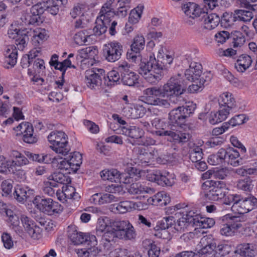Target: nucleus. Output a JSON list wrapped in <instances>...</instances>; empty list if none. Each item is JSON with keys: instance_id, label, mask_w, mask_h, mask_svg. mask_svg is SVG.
<instances>
[{"instance_id": "38", "label": "nucleus", "mask_w": 257, "mask_h": 257, "mask_svg": "<svg viewBox=\"0 0 257 257\" xmlns=\"http://www.w3.org/2000/svg\"><path fill=\"white\" fill-rule=\"evenodd\" d=\"M163 72L159 71L157 68L152 69L149 73L143 76L149 83L155 84L157 83L162 78Z\"/></svg>"}, {"instance_id": "31", "label": "nucleus", "mask_w": 257, "mask_h": 257, "mask_svg": "<svg viewBox=\"0 0 257 257\" xmlns=\"http://www.w3.org/2000/svg\"><path fill=\"white\" fill-rule=\"evenodd\" d=\"M223 220H225L234 231L241 228L244 222L243 216H234L230 214L224 215Z\"/></svg>"}, {"instance_id": "56", "label": "nucleus", "mask_w": 257, "mask_h": 257, "mask_svg": "<svg viewBox=\"0 0 257 257\" xmlns=\"http://www.w3.org/2000/svg\"><path fill=\"white\" fill-rule=\"evenodd\" d=\"M178 218L177 223L174 224V228L177 231L183 232L184 229L187 227L189 224L187 222L186 219H184L182 216H180Z\"/></svg>"}, {"instance_id": "39", "label": "nucleus", "mask_w": 257, "mask_h": 257, "mask_svg": "<svg viewBox=\"0 0 257 257\" xmlns=\"http://www.w3.org/2000/svg\"><path fill=\"white\" fill-rule=\"evenodd\" d=\"M220 25L224 28H228L234 25V22L237 21V18L234 13L225 12L223 14L221 18H220Z\"/></svg>"}, {"instance_id": "55", "label": "nucleus", "mask_w": 257, "mask_h": 257, "mask_svg": "<svg viewBox=\"0 0 257 257\" xmlns=\"http://www.w3.org/2000/svg\"><path fill=\"white\" fill-rule=\"evenodd\" d=\"M132 208V203L130 201H124L120 202L116 207V210L120 213H124L130 211Z\"/></svg>"}, {"instance_id": "6", "label": "nucleus", "mask_w": 257, "mask_h": 257, "mask_svg": "<svg viewBox=\"0 0 257 257\" xmlns=\"http://www.w3.org/2000/svg\"><path fill=\"white\" fill-rule=\"evenodd\" d=\"M68 236L74 244H84L86 246V249L87 248L95 247L97 245V240L95 235L78 232L75 226H68Z\"/></svg>"}, {"instance_id": "26", "label": "nucleus", "mask_w": 257, "mask_h": 257, "mask_svg": "<svg viewBox=\"0 0 257 257\" xmlns=\"http://www.w3.org/2000/svg\"><path fill=\"white\" fill-rule=\"evenodd\" d=\"M163 51V50H161ZM173 60L172 56L164 54L160 50L158 52L157 59L155 58L154 62L156 68H157L159 71H162L163 69H165L167 67L168 65H170Z\"/></svg>"}, {"instance_id": "2", "label": "nucleus", "mask_w": 257, "mask_h": 257, "mask_svg": "<svg viewBox=\"0 0 257 257\" xmlns=\"http://www.w3.org/2000/svg\"><path fill=\"white\" fill-rule=\"evenodd\" d=\"M152 124L153 126L158 130L155 131L156 135L167 136L169 137L168 140L170 142L183 145L189 141L191 138V136L189 133H183L180 131H165L163 128L164 125L163 121L159 118L154 119L152 121Z\"/></svg>"}, {"instance_id": "34", "label": "nucleus", "mask_w": 257, "mask_h": 257, "mask_svg": "<svg viewBox=\"0 0 257 257\" xmlns=\"http://www.w3.org/2000/svg\"><path fill=\"white\" fill-rule=\"evenodd\" d=\"M229 114V111L226 108H222L216 112H211L210 114L209 121L210 123L214 124L224 120Z\"/></svg>"}, {"instance_id": "32", "label": "nucleus", "mask_w": 257, "mask_h": 257, "mask_svg": "<svg viewBox=\"0 0 257 257\" xmlns=\"http://www.w3.org/2000/svg\"><path fill=\"white\" fill-rule=\"evenodd\" d=\"M6 61L5 62L9 66L5 67L9 69L13 67L17 63V50L16 48L13 45L9 46L6 51L5 53Z\"/></svg>"}, {"instance_id": "50", "label": "nucleus", "mask_w": 257, "mask_h": 257, "mask_svg": "<svg viewBox=\"0 0 257 257\" xmlns=\"http://www.w3.org/2000/svg\"><path fill=\"white\" fill-rule=\"evenodd\" d=\"M111 226L109 225L104 233L102 235V239L108 242L115 241V239L118 238L117 234L114 229H111Z\"/></svg>"}, {"instance_id": "37", "label": "nucleus", "mask_w": 257, "mask_h": 257, "mask_svg": "<svg viewBox=\"0 0 257 257\" xmlns=\"http://www.w3.org/2000/svg\"><path fill=\"white\" fill-rule=\"evenodd\" d=\"M221 101L219 102L220 106V108H226L229 112V109L235 106V101L232 94L225 92L223 93L221 96Z\"/></svg>"}, {"instance_id": "13", "label": "nucleus", "mask_w": 257, "mask_h": 257, "mask_svg": "<svg viewBox=\"0 0 257 257\" xmlns=\"http://www.w3.org/2000/svg\"><path fill=\"white\" fill-rule=\"evenodd\" d=\"M145 44V38L143 36L137 35L134 39L131 49L126 53L127 59L132 62L136 63L141 60V51L143 50Z\"/></svg>"}, {"instance_id": "20", "label": "nucleus", "mask_w": 257, "mask_h": 257, "mask_svg": "<svg viewBox=\"0 0 257 257\" xmlns=\"http://www.w3.org/2000/svg\"><path fill=\"white\" fill-rule=\"evenodd\" d=\"M202 67L200 64L196 62H191L188 69L185 72V76L187 80L195 82L201 78L202 73Z\"/></svg>"}, {"instance_id": "46", "label": "nucleus", "mask_w": 257, "mask_h": 257, "mask_svg": "<svg viewBox=\"0 0 257 257\" xmlns=\"http://www.w3.org/2000/svg\"><path fill=\"white\" fill-rule=\"evenodd\" d=\"M190 159L193 163L201 161L202 159V150L199 146H195L189 151Z\"/></svg>"}, {"instance_id": "52", "label": "nucleus", "mask_w": 257, "mask_h": 257, "mask_svg": "<svg viewBox=\"0 0 257 257\" xmlns=\"http://www.w3.org/2000/svg\"><path fill=\"white\" fill-rule=\"evenodd\" d=\"M58 184L56 182H47L43 187V190L45 194L52 196L55 192L58 191Z\"/></svg>"}, {"instance_id": "36", "label": "nucleus", "mask_w": 257, "mask_h": 257, "mask_svg": "<svg viewBox=\"0 0 257 257\" xmlns=\"http://www.w3.org/2000/svg\"><path fill=\"white\" fill-rule=\"evenodd\" d=\"M155 57L153 54L150 55L149 60L147 62H141L140 64L139 73L142 76L150 72L152 69H154L156 67L154 62Z\"/></svg>"}, {"instance_id": "21", "label": "nucleus", "mask_w": 257, "mask_h": 257, "mask_svg": "<svg viewBox=\"0 0 257 257\" xmlns=\"http://www.w3.org/2000/svg\"><path fill=\"white\" fill-rule=\"evenodd\" d=\"M201 19L203 21V28L209 30L215 28L219 23L220 24V17L216 14H208L204 12Z\"/></svg>"}, {"instance_id": "9", "label": "nucleus", "mask_w": 257, "mask_h": 257, "mask_svg": "<svg viewBox=\"0 0 257 257\" xmlns=\"http://www.w3.org/2000/svg\"><path fill=\"white\" fill-rule=\"evenodd\" d=\"M33 31L31 29H18L15 28L12 24L11 28L8 31V35L10 38L15 40V44L18 49L23 50L29 41Z\"/></svg>"}, {"instance_id": "33", "label": "nucleus", "mask_w": 257, "mask_h": 257, "mask_svg": "<svg viewBox=\"0 0 257 257\" xmlns=\"http://www.w3.org/2000/svg\"><path fill=\"white\" fill-rule=\"evenodd\" d=\"M252 62V59L249 55L243 54L239 57L234 67L237 71L243 72L250 66Z\"/></svg>"}, {"instance_id": "10", "label": "nucleus", "mask_w": 257, "mask_h": 257, "mask_svg": "<svg viewBox=\"0 0 257 257\" xmlns=\"http://www.w3.org/2000/svg\"><path fill=\"white\" fill-rule=\"evenodd\" d=\"M105 79V72L101 69H92L86 71L85 80L87 86L91 89H98Z\"/></svg>"}, {"instance_id": "48", "label": "nucleus", "mask_w": 257, "mask_h": 257, "mask_svg": "<svg viewBox=\"0 0 257 257\" xmlns=\"http://www.w3.org/2000/svg\"><path fill=\"white\" fill-rule=\"evenodd\" d=\"M50 3V2H38L36 4L33 5L31 9V12H34L37 16L41 17V15L46 11L48 8V4Z\"/></svg>"}, {"instance_id": "19", "label": "nucleus", "mask_w": 257, "mask_h": 257, "mask_svg": "<svg viewBox=\"0 0 257 257\" xmlns=\"http://www.w3.org/2000/svg\"><path fill=\"white\" fill-rule=\"evenodd\" d=\"M182 10L185 15L192 19L202 18L204 11L197 4L193 2H188L183 5Z\"/></svg>"}, {"instance_id": "3", "label": "nucleus", "mask_w": 257, "mask_h": 257, "mask_svg": "<svg viewBox=\"0 0 257 257\" xmlns=\"http://www.w3.org/2000/svg\"><path fill=\"white\" fill-rule=\"evenodd\" d=\"M202 188L206 190L204 193L205 199L211 201L223 198L227 191L225 183L220 181H206L203 184Z\"/></svg>"}, {"instance_id": "29", "label": "nucleus", "mask_w": 257, "mask_h": 257, "mask_svg": "<svg viewBox=\"0 0 257 257\" xmlns=\"http://www.w3.org/2000/svg\"><path fill=\"white\" fill-rule=\"evenodd\" d=\"M121 132L122 134L134 139L133 144H136V142H138L139 139H141L144 135L143 130L137 126L122 127Z\"/></svg>"}, {"instance_id": "7", "label": "nucleus", "mask_w": 257, "mask_h": 257, "mask_svg": "<svg viewBox=\"0 0 257 257\" xmlns=\"http://www.w3.org/2000/svg\"><path fill=\"white\" fill-rule=\"evenodd\" d=\"M32 201L38 209L49 215L58 213L62 211L61 205L51 198L37 196Z\"/></svg>"}, {"instance_id": "42", "label": "nucleus", "mask_w": 257, "mask_h": 257, "mask_svg": "<svg viewBox=\"0 0 257 257\" xmlns=\"http://www.w3.org/2000/svg\"><path fill=\"white\" fill-rule=\"evenodd\" d=\"M234 11L237 21L248 22H250L254 17V14L252 12H250V11L236 10Z\"/></svg>"}, {"instance_id": "53", "label": "nucleus", "mask_w": 257, "mask_h": 257, "mask_svg": "<svg viewBox=\"0 0 257 257\" xmlns=\"http://www.w3.org/2000/svg\"><path fill=\"white\" fill-rule=\"evenodd\" d=\"M44 61L42 59H37L35 60L33 63V68L34 69L35 72H33L31 69H28V73L30 75H33L35 73H40L45 69L44 66Z\"/></svg>"}, {"instance_id": "25", "label": "nucleus", "mask_w": 257, "mask_h": 257, "mask_svg": "<svg viewBox=\"0 0 257 257\" xmlns=\"http://www.w3.org/2000/svg\"><path fill=\"white\" fill-rule=\"evenodd\" d=\"M22 22L26 25L39 26L43 22L41 17L37 16L34 12H23L21 17Z\"/></svg>"}, {"instance_id": "51", "label": "nucleus", "mask_w": 257, "mask_h": 257, "mask_svg": "<svg viewBox=\"0 0 257 257\" xmlns=\"http://www.w3.org/2000/svg\"><path fill=\"white\" fill-rule=\"evenodd\" d=\"M215 257L224 256L230 252V247L227 244H218L217 245L215 242Z\"/></svg>"}, {"instance_id": "1", "label": "nucleus", "mask_w": 257, "mask_h": 257, "mask_svg": "<svg viewBox=\"0 0 257 257\" xmlns=\"http://www.w3.org/2000/svg\"><path fill=\"white\" fill-rule=\"evenodd\" d=\"M178 76L171 77L166 84H164L163 88L156 87L148 88L144 91L145 95H155L156 96L167 97L173 103H177L181 98V95L187 90V84H184Z\"/></svg>"}, {"instance_id": "43", "label": "nucleus", "mask_w": 257, "mask_h": 257, "mask_svg": "<svg viewBox=\"0 0 257 257\" xmlns=\"http://www.w3.org/2000/svg\"><path fill=\"white\" fill-rule=\"evenodd\" d=\"M114 0H108L102 7L100 14V17L109 19L112 16L114 10L111 8Z\"/></svg>"}, {"instance_id": "35", "label": "nucleus", "mask_w": 257, "mask_h": 257, "mask_svg": "<svg viewBox=\"0 0 257 257\" xmlns=\"http://www.w3.org/2000/svg\"><path fill=\"white\" fill-rule=\"evenodd\" d=\"M225 149H220L216 154L210 155L208 158V162L212 165H217L225 162Z\"/></svg>"}, {"instance_id": "5", "label": "nucleus", "mask_w": 257, "mask_h": 257, "mask_svg": "<svg viewBox=\"0 0 257 257\" xmlns=\"http://www.w3.org/2000/svg\"><path fill=\"white\" fill-rule=\"evenodd\" d=\"M48 140L52 145L51 148L59 154L66 156L70 151L67 136L63 132H52L48 136Z\"/></svg>"}, {"instance_id": "18", "label": "nucleus", "mask_w": 257, "mask_h": 257, "mask_svg": "<svg viewBox=\"0 0 257 257\" xmlns=\"http://www.w3.org/2000/svg\"><path fill=\"white\" fill-rule=\"evenodd\" d=\"M200 243L204 246L199 250L198 253L200 254L206 255V257H215V242L211 236H204L201 238Z\"/></svg>"}, {"instance_id": "17", "label": "nucleus", "mask_w": 257, "mask_h": 257, "mask_svg": "<svg viewBox=\"0 0 257 257\" xmlns=\"http://www.w3.org/2000/svg\"><path fill=\"white\" fill-rule=\"evenodd\" d=\"M21 221L25 231L33 239H38L41 235V229L31 218L25 215L21 216Z\"/></svg>"}, {"instance_id": "11", "label": "nucleus", "mask_w": 257, "mask_h": 257, "mask_svg": "<svg viewBox=\"0 0 257 257\" xmlns=\"http://www.w3.org/2000/svg\"><path fill=\"white\" fill-rule=\"evenodd\" d=\"M253 207H257L256 198L251 196L244 199H240L238 196L231 207V209L235 213L243 214L252 210Z\"/></svg>"}, {"instance_id": "59", "label": "nucleus", "mask_w": 257, "mask_h": 257, "mask_svg": "<svg viewBox=\"0 0 257 257\" xmlns=\"http://www.w3.org/2000/svg\"><path fill=\"white\" fill-rule=\"evenodd\" d=\"M245 119V116L243 114H238L235 115L234 117H232L228 122H227L228 124V126L229 125L233 127L236 125H239L244 123V120Z\"/></svg>"}, {"instance_id": "8", "label": "nucleus", "mask_w": 257, "mask_h": 257, "mask_svg": "<svg viewBox=\"0 0 257 257\" xmlns=\"http://www.w3.org/2000/svg\"><path fill=\"white\" fill-rule=\"evenodd\" d=\"M110 225L117 234L118 239L132 240L136 238V231L128 221L111 220Z\"/></svg>"}, {"instance_id": "49", "label": "nucleus", "mask_w": 257, "mask_h": 257, "mask_svg": "<svg viewBox=\"0 0 257 257\" xmlns=\"http://www.w3.org/2000/svg\"><path fill=\"white\" fill-rule=\"evenodd\" d=\"M33 33L31 37H32V41L35 46H37L42 43L43 41L47 39V34L45 30H42L38 33L32 31Z\"/></svg>"}, {"instance_id": "64", "label": "nucleus", "mask_w": 257, "mask_h": 257, "mask_svg": "<svg viewBox=\"0 0 257 257\" xmlns=\"http://www.w3.org/2000/svg\"><path fill=\"white\" fill-rule=\"evenodd\" d=\"M13 181L11 180H7L3 181L1 184L2 191L6 196L12 193L13 189Z\"/></svg>"}, {"instance_id": "54", "label": "nucleus", "mask_w": 257, "mask_h": 257, "mask_svg": "<svg viewBox=\"0 0 257 257\" xmlns=\"http://www.w3.org/2000/svg\"><path fill=\"white\" fill-rule=\"evenodd\" d=\"M238 198V196L237 195H233V194H229L227 195V197L225 198L224 201H223V203L222 204L221 206L219 207V208L218 209V211H221V212H224L223 213V214L225 213L226 211L227 210L226 209H224V205H230L231 203H234V202L236 201L237 198Z\"/></svg>"}, {"instance_id": "23", "label": "nucleus", "mask_w": 257, "mask_h": 257, "mask_svg": "<svg viewBox=\"0 0 257 257\" xmlns=\"http://www.w3.org/2000/svg\"><path fill=\"white\" fill-rule=\"evenodd\" d=\"M212 74L210 72L203 73L201 78L198 81H196L194 84L189 86L187 90L189 93H195L202 90L205 84L207 85L212 79Z\"/></svg>"}, {"instance_id": "14", "label": "nucleus", "mask_w": 257, "mask_h": 257, "mask_svg": "<svg viewBox=\"0 0 257 257\" xmlns=\"http://www.w3.org/2000/svg\"><path fill=\"white\" fill-rule=\"evenodd\" d=\"M123 52L122 46L117 42H111L104 46L103 55L105 59L109 62H114L118 60Z\"/></svg>"}, {"instance_id": "16", "label": "nucleus", "mask_w": 257, "mask_h": 257, "mask_svg": "<svg viewBox=\"0 0 257 257\" xmlns=\"http://www.w3.org/2000/svg\"><path fill=\"white\" fill-rule=\"evenodd\" d=\"M101 177L103 180H109L111 182H122L124 184L130 183V178L123 173H120L116 169L104 170L100 172Z\"/></svg>"}, {"instance_id": "15", "label": "nucleus", "mask_w": 257, "mask_h": 257, "mask_svg": "<svg viewBox=\"0 0 257 257\" xmlns=\"http://www.w3.org/2000/svg\"><path fill=\"white\" fill-rule=\"evenodd\" d=\"M146 178L147 180L156 182L158 185L162 186L171 187L175 183L173 178L169 177V173H167V176H165L163 175L160 170H158L148 172Z\"/></svg>"}, {"instance_id": "27", "label": "nucleus", "mask_w": 257, "mask_h": 257, "mask_svg": "<svg viewBox=\"0 0 257 257\" xmlns=\"http://www.w3.org/2000/svg\"><path fill=\"white\" fill-rule=\"evenodd\" d=\"M34 190L28 189L27 187L17 186L15 188L13 193L14 198L19 202L30 199L33 196Z\"/></svg>"}, {"instance_id": "58", "label": "nucleus", "mask_w": 257, "mask_h": 257, "mask_svg": "<svg viewBox=\"0 0 257 257\" xmlns=\"http://www.w3.org/2000/svg\"><path fill=\"white\" fill-rule=\"evenodd\" d=\"M237 186L238 188L245 191H249L253 186L252 181L248 178L239 181Z\"/></svg>"}, {"instance_id": "44", "label": "nucleus", "mask_w": 257, "mask_h": 257, "mask_svg": "<svg viewBox=\"0 0 257 257\" xmlns=\"http://www.w3.org/2000/svg\"><path fill=\"white\" fill-rule=\"evenodd\" d=\"M230 38L232 39V43L233 47H241L245 41V39L243 34L239 31H234L230 34Z\"/></svg>"}, {"instance_id": "62", "label": "nucleus", "mask_w": 257, "mask_h": 257, "mask_svg": "<svg viewBox=\"0 0 257 257\" xmlns=\"http://www.w3.org/2000/svg\"><path fill=\"white\" fill-rule=\"evenodd\" d=\"M29 161L28 158L23 154L20 155L16 159H13L12 161V165L13 167L16 166H22L26 165L29 163Z\"/></svg>"}, {"instance_id": "30", "label": "nucleus", "mask_w": 257, "mask_h": 257, "mask_svg": "<svg viewBox=\"0 0 257 257\" xmlns=\"http://www.w3.org/2000/svg\"><path fill=\"white\" fill-rule=\"evenodd\" d=\"M111 20L99 16L97 18L95 22L96 25L93 30L95 35L100 36L104 34L110 25Z\"/></svg>"}, {"instance_id": "45", "label": "nucleus", "mask_w": 257, "mask_h": 257, "mask_svg": "<svg viewBox=\"0 0 257 257\" xmlns=\"http://www.w3.org/2000/svg\"><path fill=\"white\" fill-rule=\"evenodd\" d=\"M48 179L58 184H67L68 182V177L60 172H55L51 174Z\"/></svg>"}, {"instance_id": "12", "label": "nucleus", "mask_w": 257, "mask_h": 257, "mask_svg": "<svg viewBox=\"0 0 257 257\" xmlns=\"http://www.w3.org/2000/svg\"><path fill=\"white\" fill-rule=\"evenodd\" d=\"M117 70L120 72L121 81L123 84L129 86L138 85V75L130 69V65L126 62L119 64Z\"/></svg>"}, {"instance_id": "63", "label": "nucleus", "mask_w": 257, "mask_h": 257, "mask_svg": "<svg viewBox=\"0 0 257 257\" xmlns=\"http://www.w3.org/2000/svg\"><path fill=\"white\" fill-rule=\"evenodd\" d=\"M229 174V171L227 168H222L213 171V177L219 179H224Z\"/></svg>"}, {"instance_id": "47", "label": "nucleus", "mask_w": 257, "mask_h": 257, "mask_svg": "<svg viewBox=\"0 0 257 257\" xmlns=\"http://www.w3.org/2000/svg\"><path fill=\"white\" fill-rule=\"evenodd\" d=\"M69 158H70V164L72 165V171L76 172L82 164V155L79 152H74L72 155L69 156Z\"/></svg>"}, {"instance_id": "41", "label": "nucleus", "mask_w": 257, "mask_h": 257, "mask_svg": "<svg viewBox=\"0 0 257 257\" xmlns=\"http://www.w3.org/2000/svg\"><path fill=\"white\" fill-rule=\"evenodd\" d=\"M146 95V100L148 101L149 104L163 106L165 108H169L170 106V102L166 99L158 98V96H156L155 95Z\"/></svg>"}, {"instance_id": "57", "label": "nucleus", "mask_w": 257, "mask_h": 257, "mask_svg": "<svg viewBox=\"0 0 257 257\" xmlns=\"http://www.w3.org/2000/svg\"><path fill=\"white\" fill-rule=\"evenodd\" d=\"M108 218L106 219V221L104 219L99 220L98 221V225L96 227V231L97 235H101V233H103L107 229V227L110 225V221Z\"/></svg>"}, {"instance_id": "61", "label": "nucleus", "mask_w": 257, "mask_h": 257, "mask_svg": "<svg viewBox=\"0 0 257 257\" xmlns=\"http://www.w3.org/2000/svg\"><path fill=\"white\" fill-rule=\"evenodd\" d=\"M17 131H21V133H23L22 131V129H24V134L23 136H27L28 134H33V128L31 124L29 123H20L19 124L16 128H14Z\"/></svg>"}, {"instance_id": "28", "label": "nucleus", "mask_w": 257, "mask_h": 257, "mask_svg": "<svg viewBox=\"0 0 257 257\" xmlns=\"http://www.w3.org/2000/svg\"><path fill=\"white\" fill-rule=\"evenodd\" d=\"M128 192L134 195H141V197H145V194H152L154 193V189L138 183H132L127 189Z\"/></svg>"}, {"instance_id": "22", "label": "nucleus", "mask_w": 257, "mask_h": 257, "mask_svg": "<svg viewBox=\"0 0 257 257\" xmlns=\"http://www.w3.org/2000/svg\"><path fill=\"white\" fill-rule=\"evenodd\" d=\"M234 252L241 257H254L256 251L254 245L244 243L238 244Z\"/></svg>"}, {"instance_id": "40", "label": "nucleus", "mask_w": 257, "mask_h": 257, "mask_svg": "<svg viewBox=\"0 0 257 257\" xmlns=\"http://www.w3.org/2000/svg\"><path fill=\"white\" fill-rule=\"evenodd\" d=\"M121 80L120 72L117 70H112L109 72L104 79V84L107 86H112Z\"/></svg>"}, {"instance_id": "60", "label": "nucleus", "mask_w": 257, "mask_h": 257, "mask_svg": "<svg viewBox=\"0 0 257 257\" xmlns=\"http://www.w3.org/2000/svg\"><path fill=\"white\" fill-rule=\"evenodd\" d=\"M37 57L36 55H33V52H30L28 55L23 56L21 60V65L23 68H27L32 62L33 59Z\"/></svg>"}, {"instance_id": "24", "label": "nucleus", "mask_w": 257, "mask_h": 257, "mask_svg": "<svg viewBox=\"0 0 257 257\" xmlns=\"http://www.w3.org/2000/svg\"><path fill=\"white\" fill-rule=\"evenodd\" d=\"M225 160L230 165L236 167L241 164L242 159L239 157V152L233 148L225 149Z\"/></svg>"}, {"instance_id": "4", "label": "nucleus", "mask_w": 257, "mask_h": 257, "mask_svg": "<svg viewBox=\"0 0 257 257\" xmlns=\"http://www.w3.org/2000/svg\"><path fill=\"white\" fill-rule=\"evenodd\" d=\"M196 104L188 103L186 105L178 106L172 109L169 113V120L170 124L181 126L184 124L187 119L194 113Z\"/></svg>"}]
</instances>
